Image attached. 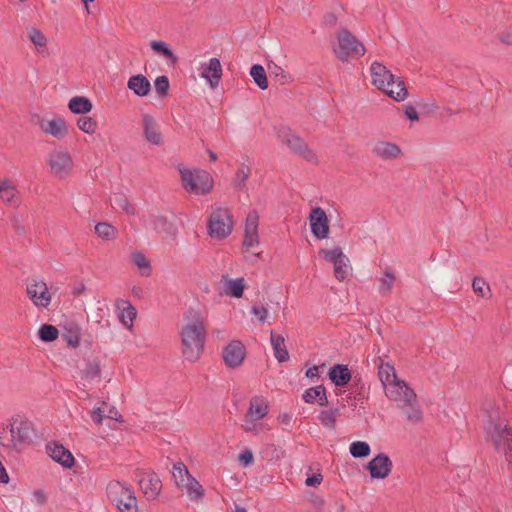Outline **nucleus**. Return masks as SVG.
Returning <instances> with one entry per match:
<instances>
[{
	"mask_svg": "<svg viewBox=\"0 0 512 512\" xmlns=\"http://www.w3.org/2000/svg\"><path fill=\"white\" fill-rule=\"evenodd\" d=\"M9 482V476L8 473L3 466L2 462L0 461V483L7 484Z\"/></svg>",
	"mask_w": 512,
	"mask_h": 512,
	"instance_id": "64",
	"label": "nucleus"
},
{
	"mask_svg": "<svg viewBox=\"0 0 512 512\" xmlns=\"http://www.w3.org/2000/svg\"><path fill=\"white\" fill-rule=\"evenodd\" d=\"M348 258L344 256L336 263H334V275L337 280L343 281L347 277L348 274Z\"/></svg>",
	"mask_w": 512,
	"mask_h": 512,
	"instance_id": "48",
	"label": "nucleus"
},
{
	"mask_svg": "<svg viewBox=\"0 0 512 512\" xmlns=\"http://www.w3.org/2000/svg\"><path fill=\"white\" fill-rule=\"evenodd\" d=\"M251 175V167L246 165V164H241L236 173H235V178H234V181H233V185L235 187V189L239 190V191H245L246 190V182L248 180V178L250 177Z\"/></svg>",
	"mask_w": 512,
	"mask_h": 512,
	"instance_id": "33",
	"label": "nucleus"
},
{
	"mask_svg": "<svg viewBox=\"0 0 512 512\" xmlns=\"http://www.w3.org/2000/svg\"><path fill=\"white\" fill-rule=\"evenodd\" d=\"M268 413V406L265 400L261 397H253L250 400L249 409L246 416L254 419L261 420Z\"/></svg>",
	"mask_w": 512,
	"mask_h": 512,
	"instance_id": "30",
	"label": "nucleus"
},
{
	"mask_svg": "<svg viewBox=\"0 0 512 512\" xmlns=\"http://www.w3.org/2000/svg\"><path fill=\"white\" fill-rule=\"evenodd\" d=\"M392 466L390 458L386 454L380 453L368 463L367 469L372 478L384 479L390 474Z\"/></svg>",
	"mask_w": 512,
	"mask_h": 512,
	"instance_id": "17",
	"label": "nucleus"
},
{
	"mask_svg": "<svg viewBox=\"0 0 512 512\" xmlns=\"http://www.w3.org/2000/svg\"><path fill=\"white\" fill-rule=\"evenodd\" d=\"M127 87L139 97L147 96L151 90L149 80L142 74L131 76L128 79Z\"/></svg>",
	"mask_w": 512,
	"mask_h": 512,
	"instance_id": "25",
	"label": "nucleus"
},
{
	"mask_svg": "<svg viewBox=\"0 0 512 512\" xmlns=\"http://www.w3.org/2000/svg\"><path fill=\"white\" fill-rule=\"evenodd\" d=\"M258 419L250 418L245 416L243 429L247 432L258 434L261 431V426L257 423Z\"/></svg>",
	"mask_w": 512,
	"mask_h": 512,
	"instance_id": "54",
	"label": "nucleus"
},
{
	"mask_svg": "<svg viewBox=\"0 0 512 512\" xmlns=\"http://www.w3.org/2000/svg\"><path fill=\"white\" fill-rule=\"evenodd\" d=\"M330 380L339 387L347 385L352 380V374L347 365L335 364L329 370Z\"/></svg>",
	"mask_w": 512,
	"mask_h": 512,
	"instance_id": "24",
	"label": "nucleus"
},
{
	"mask_svg": "<svg viewBox=\"0 0 512 512\" xmlns=\"http://www.w3.org/2000/svg\"><path fill=\"white\" fill-rule=\"evenodd\" d=\"M181 488H185L187 496L191 501H198L204 497V489L194 477L187 481Z\"/></svg>",
	"mask_w": 512,
	"mask_h": 512,
	"instance_id": "34",
	"label": "nucleus"
},
{
	"mask_svg": "<svg viewBox=\"0 0 512 512\" xmlns=\"http://www.w3.org/2000/svg\"><path fill=\"white\" fill-rule=\"evenodd\" d=\"M404 406L407 407L405 414L408 421L412 423H419L422 421L423 414L417 405V400L410 404H404Z\"/></svg>",
	"mask_w": 512,
	"mask_h": 512,
	"instance_id": "45",
	"label": "nucleus"
},
{
	"mask_svg": "<svg viewBox=\"0 0 512 512\" xmlns=\"http://www.w3.org/2000/svg\"><path fill=\"white\" fill-rule=\"evenodd\" d=\"M258 221H259V215H258L257 211H255V210L250 211L246 217L244 239H243V246L247 250L258 246V244H259Z\"/></svg>",
	"mask_w": 512,
	"mask_h": 512,
	"instance_id": "15",
	"label": "nucleus"
},
{
	"mask_svg": "<svg viewBox=\"0 0 512 512\" xmlns=\"http://www.w3.org/2000/svg\"><path fill=\"white\" fill-rule=\"evenodd\" d=\"M92 107V102L84 96H75L68 103L69 110L74 114H87Z\"/></svg>",
	"mask_w": 512,
	"mask_h": 512,
	"instance_id": "31",
	"label": "nucleus"
},
{
	"mask_svg": "<svg viewBox=\"0 0 512 512\" xmlns=\"http://www.w3.org/2000/svg\"><path fill=\"white\" fill-rule=\"evenodd\" d=\"M472 288L473 291L482 298H489L491 296L490 286L482 277H474Z\"/></svg>",
	"mask_w": 512,
	"mask_h": 512,
	"instance_id": "40",
	"label": "nucleus"
},
{
	"mask_svg": "<svg viewBox=\"0 0 512 512\" xmlns=\"http://www.w3.org/2000/svg\"><path fill=\"white\" fill-rule=\"evenodd\" d=\"M302 397L303 400L309 404H312L315 401H317L318 404L321 406H326L328 404L326 389L323 385L308 388L307 390H305Z\"/></svg>",
	"mask_w": 512,
	"mask_h": 512,
	"instance_id": "29",
	"label": "nucleus"
},
{
	"mask_svg": "<svg viewBox=\"0 0 512 512\" xmlns=\"http://www.w3.org/2000/svg\"><path fill=\"white\" fill-rule=\"evenodd\" d=\"M281 138L282 142L285 143L293 153L311 163L317 162L316 154L308 147L302 138L292 133H286L282 135Z\"/></svg>",
	"mask_w": 512,
	"mask_h": 512,
	"instance_id": "12",
	"label": "nucleus"
},
{
	"mask_svg": "<svg viewBox=\"0 0 512 512\" xmlns=\"http://www.w3.org/2000/svg\"><path fill=\"white\" fill-rule=\"evenodd\" d=\"M372 153L382 160H394L401 156V148L388 141H377L372 147Z\"/></svg>",
	"mask_w": 512,
	"mask_h": 512,
	"instance_id": "22",
	"label": "nucleus"
},
{
	"mask_svg": "<svg viewBox=\"0 0 512 512\" xmlns=\"http://www.w3.org/2000/svg\"><path fill=\"white\" fill-rule=\"evenodd\" d=\"M270 341L273 348L274 356L279 362L289 360V353L285 345V339L282 335L277 334L274 330L270 332Z\"/></svg>",
	"mask_w": 512,
	"mask_h": 512,
	"instance_id": "26",
	"label": "nucleus"
},
{
	"mask_svg": "<svg viewBox=\"0 0 512 512\" xmlns=\"http://www.w3.org/2000/svg\"><path fill=\"white\" fill-rule=\"evenodd\" d=\"M200 75L209 82L211 87H217L222 76L220 60L214 57L211 58L208 63H202Z\"/></svg>",
	"mask_w": 512,
	"mask_h": 512,
	"instance_id": "20",
	"label": "nucleus"
},
{
	"mask_svg": "<svg viewBox=\"0 0 512 512\" xmlns=\"http://www.w3.org/2000/svg\"><path fill=\"white\" fill-rule=\"evenodd\" d=\"M153 51L162 54L167 59L176 62L177 57L173 51L169 48L168 44L164 41H152L150 44Z\"/></svg>",
	"mask_w": 512,
	"mask_h": 512,
	"instance_id": "44",
	"label": "nucleus"
},
{
	"mask_svg": "<svg viewBox=\"0 0 512 512\" xmlns=\"http://www.w3.org/2000/svg\"><path fill=\"white\" fill-rule=\"evenodd\" d=\"M47 452L55 462L65 468H71L74 464L72 453L59 443L52 442L47 444Z\"/></svg>",
	"mask_w": 512,
	"mask_h": 512,
	"instance_id": "21",
	"label": "nucleus"
},
{
	"mask_svg": "<svg viewBox=\"0 0 512 512\" xmlns=\"http://www.w3.org/2000/svg\"><path fill=\"white\" fill-rule=\"evenodd\" d=\"M150 225L156 232L168 231V221L164 216L153 215L150 219Z\"/></svg>",
	"mask_w": 512,
	"mask_h": 512,
	"instance_id": "53",
	"label": "nucleus"
},
{
	"mask_svg": "<svg viewBox=\"0 0 512 512\" xmlns=\"http://www.w3.org/2000/svg\"><path fill=\"white\" fill-rule=\"evenodd\" d=\"M239 461L244 465L248 466L253 462V454L250 450H245L239 455Z\"/></svg>",
	"mask_w": 512,
	"mask_h": 512,
	"instance_id": "58",
	"label": "nucleus"
},
{
	"mask_svg": "<svg viewBox=\"0 0 512 512\" xmlns=\"http://www.w3.org/2000/svg\"><path fill=\"white\" fill-rule=\"evenodd\" d=\"M338 415H339L338 408L322 410L320 412V414L318 415V420L324 428H327L331 431H335Z\"/></svg>",
	"mask_w": 512,
	"mask_h": 512,
	"instance_id": "32",
	"label": "nucleus"
},
{
	"mask_svg": "<svg viewBox=\"0 0 512 512\" xmlns=\"http://www.w3.org/2000/svg\"><path fill=\"white\" fill-rule=\"evenodd\" d=\"M86 290V286L83 282H77L72 286V294L74 296H79Z\"/></svg>",
	"mask_w": 512,
	"mask_h": 512,
	"instance_id": "62",
	"label": "nucleus"
},
{
	"mask_svg": "<svg viewBox=\"0 0 512 512\" xmlns=\"http://www.w3.org/2000/svg\"><path fill=\"white\" fill-rule=\"evenodd\" d=\"M33 435L30 421L11 418L0 428V446L7 455L17 456L32 443Z\"/></svg>",
	"mask_w": 512,
	"mask_h": 512,
	"instance_id": "2",
	"label": "nucleus"
},
{
	"mask_svg": "<svg viewBox=\"0 0 512 512\" xmlns=\"http://www.w3.org/2000/svg\"><path fill=\"white\" fill-rule=\"evenodd\" d=\"M378 376L384 388L397 379L395 368L389 363L380 364Z\"/></svg>",
	"mask_w": 512,
	"mask_h": 512,
	"instance_id": "35",
	"label": "nucleus"
},
{
	"mask_svg": "<svg viewBox=\"0 0 512 512\" xmlns=\"http://www.w3.org/2000/svg\"><path fill=\"white\" fill-rule=\"evenodd\" d=\"M184 321L180 331L182 353L186 360L195 362L204 350L206 319L199 311L189 309L184 314Z\"/></svg>",
	"mask_w": 512,
	"mask_h": 512,
	"instance_id": "1",
	"label": "nucleus"
},
{
	"mask_svg": "<svg viewBox=\"0 0 512 512\" xmlns=\"http://www.w3.org/2000/svg\"><path fill=\"white\" fill-rule=\"evenodd\" d=\"M232 214L227 208H215L208 220V233L217 240L227 238L233 230Z\"/></svg>",
	"mask_w": 512,
	"mask_h": 512,
	"instance_id": "7",
	"label": "nucleus"
},
{
	"mask_svg": "<svg viewBox=\"0 0 512 512\" xmlns=\"http://www.w3.org/2000/svg\"><path fill=\"white\" fill-rule=\"evenodd\" d=\"M385 389L386 396L396 402H403V404H410L416 401V394L406 382L396 379L389 384Z\"/></svg>",
	"mask_w": 512,
	"mask_h": 512,
	"instance_id": "11",
	"label": "nucleus"
},
{
	"mask_svg": "<svg viewBox=\"0 0 512 512\" xmlns=\"http://www.w3.org/2000/svg\"><path fill=\"white\" fill-rule=\"evenodd\" d=\"M184 189L190 194L205 195L213 187V179L205 170L188 169L183 164L178 165Z\"/></svg>",
	"mask_w": 512,
	"mask_h": 512,
	"instance_id": "4",
	"label": "nucleus"
},
{
	"mask_svg": "<svg viewBox=\"0 0 512 512\" xmlns=\"http://www.w3.org/2000/svg\"><path fill=\"white\" fill-rule=\"evenodd\" d=\"M371 83L389 97L400 102L406 99L408 93L404 82L395 77L383 64L374 61L370 66Z\"/></svg>",
	"mask_w": 512,
	"mask_h": 512,
	"instance_id": "3",
	"label": "nucleus"
},
{
	"mask_svg": "<svg viewBox=\"0 0 512 512\" xmlns=\"http://www.w3.org/2000/svg\"><path fill=\"white\" fill-rule=\"evenodd\" d=\"M26 294L34 306L40 309L48 308L52 300L49 288L42 278H27Z\"/></svg>",
	"mask_w": 512,
	"mask_h": 512,
	"instance_id": "8",
	"label": "nucleus"
},
{
	"mask_svg": "<svg viewBox=\"0 0 512 512\" xmlns=\"http://www.w3.org/2000/svg\"><path fill=\"white\" fill-rule=\"evenodd\" d=\"M322 481V476L320 474L313 475L311 477H308L305 481L306 485L309 487H315L319 485Z\"/></svg>",
	"mask_w": 512,
	"mask_h": 512,
	"instance_id": "61",
	"label": "nucleus"
},
{
	"mask_svg": "<svg viewBox=\"0 0 512 512\" xmlns=\"http://www.w3.org/2000/svg\"><path fill=\"white\" fill-rule=\"evenodd\" d=\"M80 331L81 328L77 323L68 321L63 325L62 337L69 346L76 348L80 343Z\"/></svg>",
	"mask_w": 512,
	"mask_h": 512,
	"instance_id": "28",
	"label": "nucleus"
},
{
	"mask_svg": "<svg viewBox=\"0 0 512 512\" xmlns=\"http://www.w3.org/2000/svg\"><path fill=\"white\" fill-rule=\"evenodd\" d=\"M132 262L139 268L148 270V272H142V275H149L150 263L146 256L142 252H134L131 255Z\"/></svg>",
	"mask_w": 512,
	"mask_h": 512,
	"instance_id": "51",
	"label": "nucleus"
},
{
	"mask_svg": "<svg viewBox=\"0 0 512 512\" xmlns=\"http://www.w3.org/2000/svg\"><path fill=\"white\" fill-rule=\"evenodd\" d=\"M139 486L147 500H155L162 489V483L154 472H141L139 474Z\"/></svg>",
	"mask_w": 512,
	"mask_h": 512,
	"instance_id": "13",
	"label": "nucleus"
},
{
	"mask_svg": "<svg viewBox=\"0 0 512 512\" xmlns=\"http://www.w3.org/2000/svg\"><path fill=\"white\" fill-rule=\"evenodd\" d=\"M395 276L389 270L384 272V276L380 278L379 292L382 295H387L391 292L394 286Z\"/></svg>",
	"mask_w": 512,
	"mask_h": 512,
	"instance_id": "46",
	"label": "nucleus"
},
{
	"mask_svg": "<svg viewBox=\"0 0 512 512\" xmlns=\"http://www.w3.org/2000/svg\"><path fill=\"white\" fill-rule=\"evenodd\" d=\"M28 37L31 42L37 47H44L46 45V37L39 29L35 27L27 28Z\"/></svg>",
	"mask_w": 512,
	"mask_h": 512,
	"instance_id": "49",
	"label": "nucleus"
},
{
	"mask_svg": "<svg viewBox=\"0 0 512 512\" xmlns=\"http://www.w3.org/2000/svg\"><path fill=\"white\" fill-rule=\"evenodd\" d=\"M172 476L178 487H182L192 478L187 467L182 462H177L174 464Z\"/></svg>",
	"mask_w": 512,
	"mask_h": 512,
	"instance_id": "36",
	"label": "nucleus"
},
{
	"mask_svg": "<svg viewBox=\"0 0 512 512\" xmlns=\"http://www.w3.org/2000/svg\"><path fill=\"white\" fill-rule=\"evenodd\" d=\"M40 129L56 139H63L67 133V125L63 118L61 117H53L52 119H40L39 120Z\"/></svg>",
	"mask_w": 512,
	"mask_h": 512,
	"instance_id": "19",
	"label": "nucleus"
},
{
	"mask_svg": "<svg viewBox=\"0 0 512 512\" xmlns=\"http://www.w3.org/2000/svg\"><path fill=\"white\" fill-rule=\"evenodd\" d=\"M309 222L312 234L317 239H325L328 237L329 224L325 211L321 207H315L309 215Z\"/></svg>",
	"mask_w": 512,
	"mask_h": 512,
	"instance_id": "14",
	"label": "nucleus"
},
{
	"mask_svg": "<svg viewBox=\"0 0 512 512\" xmlns=\"http://www.w3.org/2000/svg\"><path fill=\"white\" fill-rule=\"evenodd\" d=\"M18 190L16 186L8 179L0 181V198L6 204L18 205Z\"/></svg>",
	"mask_w": 512,
	"mask_h": 512,
	"instance_id": "27",
	"label": "nucleus"
},
{
	"mask_svg": "<svg viewBox=\"0 0 512 512\" xmlns=\"http://www.w3.org/2000/svg\"><path fill=\"white\" fill-rule=\"evenodd\" d=\"M115 308L118 314L119 321L127 328L133 326V321L136 318L137 311L135 307L128 300L117 299Z\"/></svg>",
	"mask_w": 512,
	"mask_h": 512,
	"instance_id": "23",
	"label": "nucleus"
},
{
	"mask_svg": "<svg viewBox=\"0 0 512 512\" xmlns=\"http://www.w3.org/2000/svg\"><path fill=\"white\" fill-rule=\"evenodd\" d=\"M244 287L243 278L230 279L226 283L225 292L229 296L240 298L243 295Z\"/></svg>",
	"mask_w": 512,
	"mask_h": 512,
	"instance_id": "39",
	"label": "nucleus"
},
{
	"mask_svg": "<svg viewBox=\"0 0 512 512\" xmlns=\"http://www.w3.org/2000/svg\"><path fill=\"white\" fill-rule=\"evenodd\" d=\"M155 90L160 97H164L168 94L170 87L168 77L165 75L158 76L154 82Z\"/></svg>",
	"mask_w": 512,
	"mask_h": 512,
	"instance_id": "52",
	"label": "nucleus"
},
{
	"mask_svg": "<svg viewBox=\"0 0 512 512\" xmlns=\"http://www.w3.org/2000/svg\"><path fill=\"white\" fill-rule=\"evenodd\" d=\"M319 254L327 261L331 262V263H336L338 260H340L341 258H343L345 255L343 254L341 248L339 247H336L334 249H331V250H327V249H321L319 251Z\"/></svg>",
	"mask_w": 512,
	"mask_h": 512,
	"instance_id": "50",
	"label": "nucleus"
},
{
	"mask_svg": "<svg viewBox=\"0 0 512 512\" xmlns=\"http://www.w3.org/2000/svg\"><path fill=\"white\" fill-rule=\"evenodd\" d=\"M250 75L260 89L265 90L268 87L266 72L262 65L254 64L250 69Z\"/></svg>",
	"mask_w": 512,
	"mask_h": 512,
	"instance_id": "38",
	"label": "nucleus"
},
{
	"mask_svg": "<svg viewBox=\"0 0 512 512\" xmlns=\"http://www.w3.org/2000/svg\"><path fill=\"white\" fill-rule=\"evenodd\" d=\"M47 162L51 173L58 178L67 177L74 166L72 157L67 150H55L51 152Z\"/></svg>",
	"mask_w": 512,
	"mask_h": 512,
	"instance_id": "10",
	"label": "nucleus"
},
{
	"mask_svg": "<svg viewBox=\"0 0 512 512\" xmlns=\"http://www.w3.org/2000/svg\"><path fill=\"white\" fill-rule=\"evenodd\" d=\"M38 335L43 342H52L58 338L59 331L55 326L44 324L40 327Z\"/></svg>",
	"mask_w": 512,
	"mask_h": 512,
	"instance_id": "42",
	"label": "nucleus"
},
{
	"mask_svg": "<svg viewBox=\"0 0 512 512\" xmlns=\"http://www.w3.org/2000/svg\"><path fill=\"white\" fill-rule=\"evenodd\" d=\"M100 366L97 363H88L84 369V376L87 379H94L100 375Z\"/></svg>",
	"mask_w": 512,
	"mask_h": 512,
	"instance_id": "55",
	"label": "nucleus"
},
{
	"mask_svg": "<svg viewBox=\"0 0 512 512\" xmlns=\"http://www.w3.org/2000/svg\"><path fill=\"white\" fill-rule=\"evenodd\" d=\"M33 497L36 500L38 505H44L46 502V495L41 490H36L33 492Z\"/></svg>",
	"mask_w": 512,
	"mask_h": 512,
	"instance_id": "63",
	"label": "nucleus"
},
{
	"mask_svg": "<svg viewBox=\"0 0 512 512\" xmlns=\"http://www.w3.org/2000/svg\"><path fill=\"white\" fill-rule=\"evenodd\" d=\"M91 419L97 424L101 425L104 418V411L101 408H95L90 413Z\"/></svg>",
	"mask_w": 512,
	"mask_h": 512,
	"instance_id": "59",
	"label": "nucleus"
},
{
	"mask_svg": "<svg viewBox=\"0 0 512 512\" xmlns=\"http://www.w3.org/2000/svg\"><path fill=\"white\" fill-rule=\"evenodd\" d=\"M405 115L411 121H418V119H419L417 110L415 109V107H413L411 105H408L405 107Z\"/></svg>",
	"mask_w": 512,
	"mask_h": 512,
	"instance_id": "60",
	"label": "nucleus"
},
{
	"mask_svg": "<svg viewBox=\"0 0 512 512\" xmlns=\"http://www.w3.org/2000/svg\"><path fill=\"white\" fill-rule=\"evenodd\" d=\"M12 226L18 234H23L25 232L24 226L22 224V219L18 215H14L11 219Z\"/></svg>",
	"mask_w": 512,
	"mask_h": 512,
	"instance_id": "57",
	"label": "nucleus"
},
{
	"mask_svg": "<svg viewBox=\"0 0 512 512\" xmlns=\"http://www.w3.org/2000/svg\"><path fill=\"white\" fill-rule=\"evenodd\" d=\"M106 493L109 501L120 512H138L137 499L133 490L123 482L112 480L108 483Z\"/></svg>",
	"mask_w": 512,
	"mask_h": 512,
	"instance_id": "5",
	"label": "nucleus"
},
{
	"mask_svg": "<svg viewBox=\"0 0 512 512\" xmlns=\"http://www.w3.org/2000/svg\"><path fill=\"white\" fill-rule=\"evenodd\" d=\"M370 446L367 442L364 441H355L350 445V454L354 458H364L369 456L370 454Z\"/></svg>",
	"mask_w": 512,
	"mask_h": 512,
	"instance_id": "41",
	"label": "nucleus"
},
{
	"mask_svg": "<svg viewBox=\"0 0 512 512\" xmlns=\"http://www.w3.org/2000/svg\"><path fill=\"white\" fill-rule=\"evenodd\" d=\"M95 232L99 237L106 240L115 239L117 234L115 227L106 222L98 223L95 226Z\"/></svg>",
	"mask_w": 512,
	"mask_h": 512,
	"instance_id": "43",
	"label": "nucleus"
},
{
	"mask_svg": "<svg viewBox=\"0 0 512 512\" xmlns=\"http://www.w3.org/2000/svg\"><path fill=\"white\" fill-rule=\"evenodd\" d=\"M251 313L258 317L261 323H264L268 316V310L264 306H253Z\"/></svg>",
	"mask_w": 512,
	"mask_h": 512,
	"instance_id": "56",
	"label": "nucleus"
},
{
	"mask_svg": "<svg viewBox=\"0 0 512 512\" xmlns=\"http://www.w3.org/2000/svg\"><path fill=\"white\" fill-rule=\"evenodd\" d=\"M113 205L121 209L127 215H134L135 207L129 202L127 196L123 193H115L111 198Z\"/></svg>",
	"mask_w": 512,
	"mask_h": 512,
	"instance_id": "37",
	"label": "nucleus"
},
{
	"mask_svg": "<svg viewBox=\"0 0 512 512\" xmlns=\"http://www.w3.org/2000/svg\"><path fill=\"white\" fill-rule=\"evenodd\" d=\"M142 128L143 136L148 143L155 146L163 144L160 127L152 115L147 113L142 115Z\"/></svg>",
	"mask_w": 512,
	"mask_h": 512,
	"instance_id": "16",
	"label": "nucleus"
},
{
	"mask_svg": "<svg viewBox=\"0 0 512 512\" xmlns=\"http://www.w3.org/2000/svg\"><path fill=\"white\" fill-rule=\"evenodd\" d=\"M334 53L341 62H347L350 58L362 57L365 46L349 30L343 28L337 33V45Z\"/></svg>",
	"mask_w": 512,
	"mask_h": 512,
	"instance_id": "6",
	"label": "nucleus"
},
{
	"mask_svg": "<svg viewBox=\"0 0 512 512\" xmlns=\"http://www.w3.org/2000/svg\"><path fill=\"white\" fill-rule=\"evenodd\" d=\"M487 433L498 451H512V429L505 421H490Z\"/></svg>",
	"mask_w": 512,
	"mask_h": 512,
	"instance_id": "9",
	"label": "nucleus"
},
{
	"mask_svg": "<svg viewBox=\"0 0 512 512\" xmlns=\"http://www.w3.org/2000/svg\"><path fill=\"white\" fill-rule=\"evenodd\" d=\"M246 349L240 341H232L223 350V359L230 368L240 366L245 358Z\"/></svg>",
	"mask_w": 512,
	"mask_h": 512,
	"instance_id": "18",
	"label": "nucleus"
},
{
	"mask_svg": "<svg viewBox=\"0 0 512 512\" xmlns=\"http://www.w3.org/2000/svg\"><path fill=\"white\" fill-rule=\"evenodd\" d=\"M78 128L87 134H93L97 129V122L90 116H82L77 121Z\"/></svg>",
	"mask_w": 512,
	"mask_h": 512,
	"instance_id": "47",
	"label": "nucleus"
}]
</instances>
